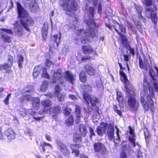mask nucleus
<instances>
[{"instance_id":"1","label":"nucleus","mask_w":158,"mask_h":158,"mask_svg":"<svg viewBox=\"0 0 158 158\" xmlns=\"http://www.w3.org/2000/svg\"><path fill=\"white\" fill-rule=\"evenodd\" d=\"M156 72L153 69L149 70V79L144 77L142 91L140 93V102L145 110L152 109L154 103L152 98L154 96L153 88L158 92V68L155 66Z\"/></svg>"},{"instance_id":"2","label":"nucleus","mask_w":158,"mask_h":158,"mask_svg":"<svg viewBox=\"0 0 158 158\" xmlns=\"http://www.w3.org/2000/svg\"><path fill=\"white\" fill-rule=\"evenodd\" d=\"M89 20L86 23L89 28L88 30H83L80 29L76 32L75 40L78 43L80 40L83 44L88 43L90 41L89 37L93 38L96 36L97 28L94 21V16L95 14L94 10L92 7H89L88 9Z\"/></svg>"},{"instance_id":"3","label":"nucleus","mask_w":158,"mask_h":158,"mask_svg":"<svg viewBox=\"0 0 158 158\" xmlns=\"http://www.w3.org/2000/svg\"><path fill=\"white\" fill-rule=\"evenodd\" d=\"M16 4L19 16L21 18L20 21H17L15 23L14 31L15 35L20 36L23 34V27L29 31L30 29L28 27L32 25L33 21L21 4L18 2Z\"/></svg>"},{"instance_id":"4","label":"nucleus","mask_w":158,"mask_h":158,"mask_svg":"<svg viewBox=\"0 0 158 158\" xmlns=\"http://www.w3.org/2000/svg\"><path fill=\"white\" fill-rule=\"evenodd\" d=\"M62 4L64 10L67 11L66 13L69 14L68 12H71V11H76L78 8V3L77 0H62Z\"/></svg>"},{"instance_id":"5","label":"nucleus","mask_w":158,"mask_h":158,"mask_svg":"<svg viewBox=\"0 0 158 158\" xmlns=\"http://www.w3.org/2000/svg\"><path fill=\"white\" fill-rule=\"evenodd\" d=\"M63 72L61 69L57 70L56 72H54L52 77V82L53 83H57L59 84L63 85L64 81L63 80L64 77Z\"/></svg>"},{"instance_id":"6","label":"nucleus","mask_w":158,"mask_h":158,"mask_svg":"<svg viewBox=\"0 0 158 158\" xmlns=\"http://www.w3.org/2000/svg\"><path fill=\"white\" fill-rule=\"evenodd\" d=\"M61 107L59 105H57L54 106L53 108H44L39 112V114H52L58 113L61 110Z\"/></svg>"},{"instance_id":"7","label":"nucleus","mask_w":158,"mask_h":158,"mask_svg":"<svg viewBox=\"0 0 158 158\" xmlns=\"http://www.w3.org/2000/svg\"><path fill=\"white\" fill-rule=\"evenodd\" d=\"M94 147L95 152L99 153L101 155L108 153L106 148L103 143L99 142L95 143L94 144Z\"/></svg>"},{"instance_id":"8","label":"nucleus","mask_w":158,"mask_h":158,"mask_svg":"<svg viewBox=\"0 0 158 158\" xmlns=\"http://www.w3.org/2000/svg\"><path fill=\"white\" fill-rule=\"evenodd\" d=\"M22 1L25 6H28L31 12H36L39 10L38 5L35 0H22Z\"/></svg>"},{"instance_id":"9","label":"nucleus","mask_w":158,"mask_h":158,"mask_svg":"<svg viewBox=\"0 0 158 158\" xmlns=\"http://www.w3.org/2000/svg\"><path fill=\"white\" fill-rule=\"evenodd\" d=\"M58 148L60 152L65 156L69 157L70 154V152L67 148L66 145L61 141L57 143Z\"/></svg>"},{"instance_id":"10","label":"nucleus","mask_w":158,"mask_h":158,"mask_svg":"<svg viewBox=\"0 0 158 158\" xmlns=\"http://www.w3.org/2000/svg\"><path fill=\"white\" fill-rule=\"evenodd\" d=\"M83 98L89 106L91 104V106H94L96 103L98 102V100L96 97L91 98L88 94H84L83 95Z\"/></svg>"},{"instance_id":"11","label":"nucleus","mask_w":158,"mask_h":158,"mask_svg":"<svg viewBox=\"0 0 158 158\" xmlns=\"http://www.w3.org/2000/svg\"><path fill=\"white\" fill-rule=\"evenodd\" d=\"M129 106L133 110L137 111L139 106V102L133 96L129 97L128 99Z\"/></svg>"},{"instance_id":"12","label":"nucleus","mask_w":158,"mask_h":158,"mask_svg":"<svg viewBox=\"0 0 158 158\" xmlns=\"http://www.w3.org/2000/svg\"><path fill=\"white\" fill-rule=\"evenodd\" d=\"M143 2L146 5V15L148 18H151L153 13V10L149 6L151 5V0H143Z\"/></svg>"},{"instance_id":"13","label":"nucleus","mask_w":158,"mask_h":158,"mask_svg":"<svg viewBox=\"0 0 158 158\" xmlns=\"http://www.w3.org/2000/svg\"><path fill=\"white\" fill-rule=\"evenodd\" d=\"M114 128L113 126L111 124H109L107 126L106 133L110 140H115L114 136Z\"/></svg>"},{"instance_id":"14","label":"nucleus","mask_w":158,"mask_h":158,"mask_svg":"<svg viewBox=\"0 0 158 158\" xmlns=\"http://www.w3.org/2000/svg\"><path fill=\"white\" fill-rule=\"evenodd\" d=\"M5 136L7 137L8 141L10 142L15 138V133L14 130L9 128L6 130L4 132Z\"/></svg>"},{"instance_id":"15","label":"nucleus","mask_w":158,"mask_h":158,"mask_svg":"<svg viewBox=\"0 0 158 158\" xmlns=\"http://www.w3.org/2000/svg\"><path fill=\"white\" fill-rule=\"evenodd\" d=\"M113 27L119 35L122 34V33H124L126 32L125 27L122 24H120L117 22L114 23Z\"/></svg>"},{"instance_id":"16","label":"nucleus","mask_w":158,"mask_h":158,"mask_svg":"<svg viewBox=\"0 0 158 158\" xmlns=\"http://www.w3.org/2000/svg\"><path fill=\"white\" fill-rule=\"evenodd\" d=\"M64 77L65 80L72 84H73L75 80V76L70 71H67L65 72Z\"/></svg>"},{"instance_id":"17","label":"nucleus","mask_w":158,"mask_h":158,"mask_svg":"<svg viewBox=\"0 0 158 158\" xmlns=\"http://www.w3.org/2000/svg\"><path fill=\"white\" fill-rule=\"evenodd\" d=\"M55 91L54 92V94L57 97L58 100L59 101H62L64 100V94H61L60 93V88L59 85H57L55 88Z\"/></svg>"},{"instance_id":"18","label":"nucleus","mask_w":158,"mask_h":158,"mask_svg":"<svg viewBox=\"0 0 158 158\" xmlns=\"http://www.w3.org/2000/svg\"><path fill=\"white\" fill-rule=\"evenodd\" d=\"M139 64L140 68L147 71L149 68L148 61L146 59L143 60V61L141 58H139Z\"/></svg>"},{"instance_id":"19","label":"nucleus","mask_w":158,"mask_h":158,"mask_svg":"<svg viewBox=\"0 0 158 158\" xmlns=\"http://www.w3.org/2000/svg\"><path fill=\"white\" fill-rule=\"evenodd\" d=\"M129 132L131 135L129 137V141L131 143L133 146L135 147L136 144L135 138V135L134 134V130L130 127H129Z\"/></svg>"},{"instance_id":"20","label":"nucleus","mask_w":158,"mask_h":158,"mask_svg":"<svg viewBox=\"0 0 158 158\" xmlns=\"http://www.w3.org/2000/svg\"><path fill=\"white\" fill-rule=\"evenodd\" d=\"M103 124H101L100 126L98 127L97 129V133L99 135H102L105 132V130L106 131L107 126Z\"/></svg>"},{"instance_id":"21","label":"nucleus","mask_w":158,"mask_h":158,"mask_svg":"<svg viewBox=\"0 0 158 158\" xmlns=\"http://www.w3.org/2000/svg\"><path fill=\"white\" fill-rule=\"evenodd\" d=\"M76 117L75 122L77 123H78L80 121L81 114L80 109L79 106H76L75 109Z\"/></svg>"},{"instance_id":"22","label":"nucleus","mask_w":158,"mask_h":158,"mask_svg":"<svg viewBox=\"0 0 158 158\" xmlns=\"http://www.w3.org/2000/svg\"><path fill=\"white\" fill-rule=\"evenodd\" d=\"M48 30V26L47 23L44 24L42 30V35L43 38L45 40L47 35Z\"/></svg>"},{"instance_id":"23","label":"nucleus","mask_w":158,"mask_h":158,"mask_svg":"<svg viewBox=\"0 0 158 158\" xmlns=\"http://www.w3.org/2000/svg\"><path fill=\"white\" fill-rule=\"evenodd\" d=\"M85 69L88 74L93 76L95 73V69L91 65H87L85 66Z\"/></svg>"},{"instance_id":"24","label":"nucleus","mask_w":158,"mask_h":158,"mask_svg":"<svg viewBox=\"0 0 158 158\" xmlns=\"http://www.w3.org/2000/svg\"><path fill=\"white\" fill-rule=\"evenodd\" d=\"M82 50L85 54H89L93 52V50L90 46H82Z\"/></svg>"},{"instance_id":"25","label":"nucleus","mask_w":158,"mask_h":158,"mask_svg":"<svg viewBox=\"0 0 158 158\" xmlns=\"http://www.w3.org/2000/svg\"><path fill=\"white\" fill-rule=\"evenodd\" d=\"M0 38H3V40L5 42L10 43L11 42V38L6 34L4 33L2 31H0Z\"/></svg>"},{"instance_id":"26","label":"nucleus","mask_w":158,"mask_h":158,"mask_svg":"<svg viewBox=\"0 0 158 158\" xmlns=\"http://www.w3.org/2000/svg\"><path fill=\"white\" fill-rule=\"evenodd\" d=\"M79 130L82 136H85L86 135L87 131L85 125L81 124L79 126Z\"/></svg>"},{"instance_id":"27","label":"nucleus","mask_w":158,"mask_h":158,"mask_svg":"<svg viewBox=\"0 0 158 158\" xmlns=\"http://www.w3.org/2000/svg\"><path fill=\"white\" fill-rule=\"evenodd\" d=\"M120 74L121 76V81L126 85H128L129 83V81L125 73L123 71H121L120 72Z\"/></svg>"},{"instance_id":"28","label":"nucleus","mask_w":158,"mask_h":158,"mask_svg":"<svg viewBox=\"0 0 158 158\" xmlns=\"http://www.w3.org/2000/svg\"><path fill=\"white\" fill-rule=\"evenodd\" d=\"M40 106V100L37 98H33V106L35 109H38Z\"/></svg>"},{"instance_id":"29","label":"nucleus","mask_w":158,"mask_h":158,"mask_svg":"<svg viewBox=\"0 0 158 158\" xmlns=\"http://www.w3.org/2000/svg\"><path fill=\"white\" fill-rule=\"evenodd\" d=\"M117 99L119 103H122L123 101V95L120 91L118 90H116Z\"/></svg>"},{"instance_id":"30","label":"nucleus","mask_w":158,"mask_h":158,"mask_svg":"<svg viewBox=\"0 0 158 158\" xmlns=\"http://www.w3.org/2000/svg\"><path fill=\"white\" fill-rule=\"evenodd\" d=\"M48 82L45 81L43 82L40 88V90L41 92H44L47 90L48 88Z\"/></svg>"},{"instance_id":"31","label":"nucleus","mask_w":158,"mask_h":158,"mask_svg":"<svg viewBox=\"0 0 158 158\" xmlns=\"http://www.w3.org/2000/svg\"><path fill=\"white\" fill-rule=\"evenodd\" d=\"M77 148L76 145L73 144L70 146V148L72 150V153H74V155L76 156H78L79 154V151L77 149Z\"/></svg>"},{"instance_id":"32","label":"nucleus","mask_w":158,"mask_h":158,"mask_svg":"<svg viewBox=\"0 0 158 158\" xmlns=\"http://www.w3.org/2000/svg\"><path fill=\"white\" fill-rule=\"evenodd\" d=\"M40 146L42 148V150L44 152H45V147L46 146H48V149H52V147L50 144L45 142L41 143Z\"/></svg>"},{"instance_id":"33","label":"nucleus","mask_w":158,"mask_h":158,"mask_svg":"<svg viewBox=\"0 0 158 158\" xmlns=\"http://www.w3.org/2000/svg\"><path fill=\"white\" fill-rule=\"evenodd\" d=\"M80 80L83 83L85 82L86 80V77L85 72L84 71H81L79 75Z\"/></svg>"},{"instance_id":"34","label":"nucleus","mask_w":158,"mask_h":158,"mask_svg":"<svg viewBox=\"0 0 158 158\" xmlns=\"http://www.w3.org/2000/svg\"><path fill=\"white\" fill-rule=\"evenodd\" d=\"M100 118V114L98 110H97L93 114V119L94 122H97Z\"/></svg>"},{"instance_id":"35","label":"nucleus","mask_w":158,"mask_h":158,"mask_svg":"<svg viewBox=\"0 0 158 158\" xmlns=\"http://www.w3.org/2000/svg\"><path fill=\"white\" fill-rule=\"evenodd\" d=\"M41 104L43 106L45 107L44 108H49L48 107L52 105L51 101L49 99H46L43 101L42 102Z\"/></svg>"},{"instance_id":"36","label":"nucleus","mask_w":158,"mask_h":158,"mask_svg":"<svg viewBox=\"0 0 158 158\" xmlns=\"http://www.w3.org/2000/svg\"><path fill=\"white\" fill-rule=\"evenodd\" d=\"M66 124L69 126L72 125L73 123L74 120L73 117L72 116H70L65 121Z\"/></svg>"},{"instance_id":"37","label":"nucleus","mask_w":158,"mask_h":158,"mask_svg":"<svg viewBox=\"0 0 158 158\" xmlns=\"http://www.w3.org/2000/svg\"><path fill=\"white\" fill-rule=\"evenodd\" d=\"M135 7L137 11V12L138 13V15L139 17L140 18H143V16L141 15V14L142 12V7L138 5H135Z\"/></svg>"},{"instance_id":"38","label":"nucleus","mask_w":158,"mask_h":158,"mask_svg":"<svg viewBox=\"0 0 158 158\" xmlns=\"http://www.w3.org/2000/svg\"><path fill=\"white\" fill-rule=\"evenodd\" d=\"M82 88L84 90V94L85 93L86 94H88L86 92H90L91 90L92 87L89 85H83L82 86Z\"/></svg>"},{"instance_id":"39","label":"nucleus","mask_w":158,"mask_h":158,"mask_svg":"<svg viewBox=\"0 0 158 158\" xmlns=\"http://www.w3.org/2000/svg\"><path fill=\"white\" fill-rule=\"evenodd\" d=\"M115 128L116 129L117 138L115 139V140H114V143L116 146L118 145L120 140V138L119 135V130L117 126H115Z\"/></svg>"},{"instance_id":"40","label":"nucleus","mask_w":158,"mask_h":158,"mask_svg":"<svg viewBox=\"0 0 158 158\" xmlns=\"http://www.w3.org/2000/svg\"><path fill=\"white\" fill-rule=\"evenodd\" d=\"M20 100L22 101H29L31 100V97L28 94L24 95L20 98Z\"/></svg>"},{"instance_id":"41","label":"nucleus","mask_w":158,"mask_h":158,"mask_svg":"<svg viewBox=\"0 0 158 158\" xmlns=\"http://www.w3.org/2000/svg\"><path fill=\"white\" fill-rule=\"evenodd\" d=\"M46 69H47L46 68H43L42 77H43L47 79H49L50 77L49 75L48 74Z\"/></svg>"},{"instance_id":"42","label":"nucleus","mask_w":158,"mask_h":158,"mask_svg":"<svg viewBox=\"0 0 158 158\" xmlns=\"http://www.w3.org/2000/svg\"><path fill=\"white\" fill-rule=\"evenodd\" d=\"M81 137L79 134H75L73 136V140L75 142H81Z\"/></svg>"},{"instance_id":"43","label":"nucleus","mask_w":158,"mask_h":158,"mask_svg":"<svg viewBox=\"0 0 158 158\" xmlns=\"http://www.w3.org/2000/svg\"><path fill=\"white\" fill-rule=\"evenodd\" d=\"M17 59L19 66V68H21L23 62V57L21 55H19L17 57Z\"/></svg>"},{"instance_id":"44","label":"nucleus","mask_w":158,"mask_h":158,"mask_svg":"<svg viewBox=\"0 0 158 158\" xmlns=\"http://www.w3.org/2000/svg\"><path fill=\"white\" fill-rule=\"evenodd\" d=\"M61 37V34L60 33L59 34V37H58L57 35H54L53 37V40L55 41L57 45H58Z\"/></svg>"},{"instance_id":"45","label":"nucleus","mask_w":158,"mask_h":158,"mask_svg":"<svg viewBox=\"0 0 158 158\" xmlns=\"http://www.w3.org/2000/svg\"><path fill=\"white\" fill-rule=\"evenodd\" d=\"M122 40V42L123 44H126L127 43V39L126 37L122 34L119 35Z\"/></svg>"},{"instance_id":"46","label":"nucleus","mask_w":158,"mask_h":158,"mask_svg":"<svg viewBox=\"0 0 158 158\" xmlns=\"http://www.w3.org/2000/svg\"><path fill=\"white\" fill-rule=\"evenodd\" d=\"M152 21L154 22L155 23H156L157 21V18L156 16V14L153 13L152 15V16L151 17Z\"/></svg>"},{"instance_id":"47","label":"nucleus","mask_w":158,"mask_h":158,"mask_svg":"<svg viewBox=\"0 0 158 158\" xmlns=\"http://www.w3.org/2000/svg\"><path fill=\"white\" fill-rule=\"evenodd\" d=\"M12 66V65H10L9 64H2L3 69L6 71L9 70Z\"/></svg>"},{"instance_id":"48","label":"nucleus","mask_w":158,"mask_h":158,"mask_svg":"<svg viewBox=\"0 0 158 158\" xmlns=\"http://www.w3.org/2000/svg\"><path fill=\"white\" fill-rule=\"evenodd\" d=\"M65 27L67 29H74L76 27V26L75 24L69 23V25H66Z\"/></svg>"},{"instance_id":"49","label":"nucleus","mask_w":158,"mask_h":158,"mask_svg":"<svg viewBox=\"0 0 158 158\" xmlns=\"http://www.w3.org/2000/svg\"><path fill=\"white\" fill-rule=\"evenodd\" d=\"M71 109L70 108H66L64 109V113L65 115H69L71 111Z\"/></svg>"},{"instance_id":"50","label":"nucleus","mask_w":158,"mask_h":158,"mask_svg":"<svg viewBox=\"0 0 158 158\" xmlns=\"http://www.w3.org/2000/svg\"><path fill=\"white\" fill-rule=\"evenodd\" d=\"M11 94L10 93L6 96V98L4 101V103L6 105H8L9 103V100L11 97Z\"/></svg>"},{"instance_id":"51","label":"nucleus","mask_w":158,"mask_h":158,"mask_svg":"<svg viewBox=\"0 0 158 158\" xmlns=\"http://www.w3.org/2000/svg\"><path fill=\"white\" fill-rule=\"evenodd\" d=\"M1 31L6 32L9 34H12V30L10 29L3 28L1 29Z\"/></svg>"},{"instance_id":"52","label":"nucleus","mask_w":158,"mask_h":158,"mask_svg":"<svg viewBox=\"0 0 158 158\" xmlns=\"http://www.w3.org/2000/svg\"><path fill=\"white\" fill-rule=\"evenodd\" d=\"M69 49V47L68 46H65L63 48L62 53L64 55H66L67 52L68 51Z\"/></svg>"},{"instance_id":"53","label":"nucleus","mask_w":158,"mask_h":158,"mask_svg":"<svg viewBox=\"0 0 158 158\" xmlns=\"http://www.w3.org/2000/svg\"><path fill=\"white\" fill-rule=\"evenodd\" d=\"M45 64V65L47 67H49L53 64V63L51 61L48 60H47L46 61Z\"/></svg>"},{"instance_id":"54","label":"nucleus","mask_w":158,"mask_h":158,"mask_svg":"<svg viewBox=\"0 0 158 158\" xmlns=\"http://www.w3.org/2000/svg\"><path fill=\"white\" fill-rule=\"evenodd\" d=\"M8 61L9 63V64H10V65H12L13 61V58L12 56L10 55H9L8 56Z\"/></svg>"},{"instance_id":"55","label":"nucleus","mask_w":158,"mask_h":158,"mask_svg":"<svg viewBox=\"0 0 158 158\" xmlns=\"http://www.w3.org/2000/svg\"><path fill=\"white\" fill-rule=\"evenodd\" d=\"M42 66L40 65L37 66H36L34 69H36L37 70V72H38L39 73H40V71L42 69Z\"/></svg>"},{"instance_id":"56","label":"nucleus","mask_w":158,"mask_h":158,"mask_svg":"<svg viewBox=\"0 0 158 158\" xmlns=\"http://www.w3.org/2000/svg\"><path fill=\"white\" fill-rule=\"evenodd\" d=\"M36 69H34L33 72V76L34 78H36L39 73L37 72V70Z\"/></svg>"},{"instance_id":"57","label":"nucleus","mask_w":158,"mask_h":158,"mask_svg":"<svg viewBox=\"0 0 158 158\" xmlns=\"http://www.w3.org/2000/svg\"><path fill=\"white\" fill-rule=\"evenodd\" d=\"M135 24L137 28L138 29H140L141 28V25L140 22L139 21L135 22Z\"/></svg>"},{"instance_id":"58","label":"nucleus","mask_w":158,"mask_h":158,"mask_svg":"<svg viewBox=\"0 0 158 158\" xmlns=\"http://www.w3.org/2000/svg\"><path fill=\"white\" fill-rule=\"evenodd\" d=\"M96 87L98 88H100L102 86V83L99 80L96 82Z\"/></svg>"},{"instance_id":"59","label":"nucleus","mask_w":158,"mask_h":158,"mask_svg":"<svg viewBox=\"0 0 158 158\" xmlns=\"http://www.w3.org/2000/svg\"><path fill=\"white\" fill-rule=\"evenodd\" d=\"M19 114L23 117L27 115V113L25 110L21 111L20 112Z\"/></svg>"},{"instance_id":"60","label":"nucleus","mask_w":158,"mask_h":158,"mask_svg":"<svg viewBox=\"0 0 158 158\" xmlns=\"http://www.w3.org/2000/svg\"><path fill=\"white\" fill-rule=\"evenodd\" d=\"M89 131L90 134V137L91 138L92 136H94L95 135V134L94 132L93 129L91 127L89 128Z\"/></svg>"},{"instance_id":"61","label":"nucleus","mask_w":158,"mask_h":158,"mask_svg":"<svg viewBox=\"0 0 158 158\" xmlns=\"http://www.w3.org/2000/svg\"><path fill=\"white\" fill-rule=\"evenodd\" d=\"M91 59L89 56H86L83 57L82 58V60L83 62H85L86 60H88L89 59Z\"/></svg>"},{"instance_id":"62","label":"nucleus","mask_w":158,"mask_h":158,"mask_svg":"<svg viewBox=\"0 0 158 158\" xmlns=\"http://www.w3.org/2000/svg\"><path fill=\"white\" fill-rule=\"evenodd\" d=\"M45 138L46 139L49 141H52V139L51 137L48 135H45Z\"/></svg>"},{"instance_id":"63","label":"nucleus","mask_w":158,"mask_h":158,"mask_svg":"<svg viewBox=\"0 0 158 158\" xmlns=\"http://www.w3.org/2000/svg\"><path fill=\"white\" fill-rule=\"evenodd\" d=\"M121 158H127L126 155L124 152H122L120 154Z\"/></svg>"},{"instance_id":"64","label":"nucleus","mask_w":158,"mask_h":158,"mask_svg":"<svg viewBox=\"0 0 158 158\" xmlns=\"http://www.w3.org/2000/svg\"><path fill=\"white\" fill-rule=\"evenodd\" d=\"M143 155L142 153L140 151H139L137 154L138 158H142Z\"/></svg>"}]
</instances>
